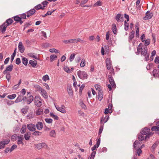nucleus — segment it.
Here are the masks:
<instances>
[{
  "label": "nucleus",
  "mask_w": 159,
  "mask_h": 159,
  "mask_svg": "<svg viewBox=\"0 0 159 159\" xmlns=\"http://www.w3.org/2000/svg\"><path fill=\"white\" fill-rule=\"evenodd\" d=\"M137 55L140 53L145 57V60L146 61L149 60V54L148 53V48L145 45H143L142 43H140L137 47V52H136Z\"/></svg>",
  "instance_id": "1"
},
{
  "label": "nucleus",
  "mask_w": 159,
  "mask_h": 159,
  "mask_svg": "<svg viewBox=\"0 0 159 159\" xmlns=\"http://www.w3.org/2000/svg\"><path fill=\"white\" fill-rule=\"evenodd\" d=\"M150 129L148 127H145L142 129L140 133L142 135L145 136V141L149 138L150 136H152L154 134L152 132H150Z\"/></svg>",
  "instance_id": "2"
},
{
  "label": "nucleus",
  "mask_w": 159,
  "mask_h": 159,
  "mask_svg": "<svg viewBox=\"0 0 159 159\" xmlns=\"http://www.w3.org/2000/svg\"><path fill=\"white\" fill-rule=\"evenodd\" d=\"M78 76L80 79L82 80L87 79L88 75L87 73L84 71L79 70L77 72Z\"/></svg>",
  "instance_id": "3"
},
{
  "label": "nucleus",
  "mask_w": 159,
  "mask_h": 159,
  "mask_svg": "<svg viewBox=\"0 0 159 159\" xmlns=\"http://www.w3.org/2000/svg\"><path fill=\"white\" fill-rule=\"evenodd\" d=\"M42 99L39 96H36L34 98L35 105L37 107H40L42 105Z\"/></svg>",
  "instance_id": "4"
},
{
  "label": "nucleus",
  "mask_w": 159,
  "mask_h": 159,
  "mask_svg": "<svg viewBox=\"0 0 159 159\" xmlns=\"http://www.w3.org/2000/svg\"><path fill=\"white\" fill-rule=\"evenodd\" d=\"M34 146L36 148L39 150L42 148H44L46 149L48 148V145L44 142L39 143L37 144H34Z\"/></svg>",
  "instance_id": "5"
},
{
  "label": "nucleus",
  "mask_w": 159,
  "mask_h": 159,
  "mask_svg": "<svg viewBox=\"0 0 159 159\" xmlns=\"http://www.w3.org/2000/svg\"><path fill=\"white\" fill-rule=\"evenodd\" d=\"M108 79L110 84L112 86V87L115 89L116 87V84L111 75H108Z\"/></svg>",
  "instance_id": "6"
},
{
  "label": "nucleus",
  "mask_w": 159,
  "mask_h": 159,
  "mask_svg": "<svg viewBox=\"0 0 159 159\" xmlns=\"http://www.w3.org/2000/svg\"><path fill=\"white\" fill-rule=\"evenodd\" d=\"M26 126L28 129L30 131L34 132L36 130L35 125L33 124H28Z\"/></svg>",
  "instance_id": "7"
},
{
  "label": "nucleus",
  "mask_w": 159,
  "mask_h": 159,
  "mask_svg": "<svg viewBox=\"0 0 159 159\" xmlns=\"http://www.w3.org/2000/svg\"><path fill=\"white\" fill-rule=\"evenodd\" d=\"M115 19L118 22H122L124 21L123 15L120 13L118 14L115 17Z\"/></svg>",
  "instance_id": "8"
},
{
  "label": "nucleus",
  "mask_w": 159,
  "mask_h": 159,
  "mask_svg": "<svg viewBox=\"0 0 159 159\" xmlns=\"http://www.w3.org/2000/svg\"><path fill=\"white\" fill-rule=\"evenodd\" d=\"M106 63L107 69L108 70L111 69V61L110 58H107L106 60Z\"/></svg>",
  "instance_id": "9"
},
{
  "label": "nucleus",
  "mask_w": 159,
  "mask_h": 159,
  "mask_svg": "<svg viewBox=\"0 0 159 159\" xmlns=\"http://www.w3.org/2000/svg\"><path fill=\"white\" fill-rule=\"evenodd\" d=\"M146 15L143 17V19L145 20H149L153 16V13H150L149 11H148L146 13Z\"/></svg>",
  "instance_id": "10"
},
{
  "label": "nucleus",
  "mask_w": 159,
  "mask_h": 159,
  "mask_svg": "<svg viewBox=\"0 0 159 159\" xmlns=\"http://www.w3.org/2000/svg\"><path fill=\"white\" fill-rule=\"evenodd\" d=\"M36 12V10L34 9H31L26 12L27 17L29 18L30 16L34 15Z\"/></svg>",
  "instance_id": "11"
},
{
  "label": "nucleus",
  "mask_w": 159,
  "mask_h": 159,
  "mask_svg": "<svg viewBox=\"0 0 159 159\" xmlns=\"http://www.w3.org/2000/svg\"><path fill=\"white\" fill-rule=\"evenodd\" d=\"M18 48L20 52L21 53H23L25 51V49L22 43L21 42H20L19 43Z\"/></svg>",
  "instance_id": "12"
},
{
  "label": "nucleus",
  "mask_w": 159,
  "mask_h": 159,
  "mask_svg": "<svg viewBox=\"0 0 159 159\" xmlns=\"http://www.w3.org/2000/svg\"><path fill=\"white\" fill-rule=\"evenodd\" d=\"M13 66L12 64H11L10 65L8 66L7 67L6 70L3 71V74H5V73L9 72L8 71H11L13 69Z\"/></svg>",
  "instance_id": "13"
},
{
  "label": "nucleus",
  "mask_w": 159,
  "mask_h": 159,
  "mask_svg": "<svg viewBox=\"0 0 159 159\" xmlns=\"http://www.w3.org/2000/svg\"><path fill=\"white\" fill-rule=\"evenodd\" d=\"M109 119V116H106L104 117H102L100 119L101 124L103 125L104 123L108 121Z\"/></svg>",
  "instance_id": "14"
},
{
  "label": "nucleus",
  "mask_w": 159,
  "mask_h": 159,
  "mask_svg": "<svg viewBox=\"0 0 159 159\" xmlns=\"http://www.w3.org/2000/svg\"><path fill=\"white\" fill-rule=\"evenodd\" d=\"M37 129L40 130L42 129L43 127V124L41 122H38L35 125Z\"/></svg>",
  "instance_id": "15"
},
{
  "label": "nucleus",
  "mask_w": 159,
  "mask_h": 159,
  "mask_svg": "<svg viewBox=\"0 0 159 159\" xmlns=\"http://www.w3.org/2000/svg\"><path fill=\"white\" fill-rule=\"evenodd\" d=\"M101 139L99 138L98 140L96 143V144L93 147L91 148L92 151H94V150L96 149V148H98L99 147Z\"/></svg>",
  "instance_id": "16"
},
{
  "label": "nucleus",
  "mask_w": 159,
  "mask_h": 159,
  "mask_svg": "<svg viewBox=\"0 0 159 159\" xmlns=\"http://www.w3.org/2000/svg\"><path fill=\"white\" fill-rule=\"evenodd\" d=\"M8 26L6 25L5 22L3 23L2 25L0 26V28L1 30L2 33H4L6 30L7 27Z\"/></svg>",
  "instance_id": "17"
},
{
  "label": "nucleus",
  "mask_w": 159,
  "mask_h": 159,
  "mask_svg": "<svg viewBox=\"0 0 159 159\" xmlns=\"http://www.w3.org/2000/svg\"><path fill=\"white\" fill-rule=\"evenodd\" d=\"M41 94L43 97L47 99L48 98V96L46 90L45 89H42L41 90Z\"/></svg>",
  "instance_id": "18"
},
{
  "label": "nucleus",
  "mask_w": 159,
  "mask_h": 159,
  "mask_svg": "<svg viewBox=\"0 0 159 159\" xmlns=\"http://www.w3.org/2000/svg\"><path fill=\"white\" fill-rule=\"evenodd\" d=\"M152 73L153 74V76L154 77H157L159 76V70L156 69H154L153 70Z\"/></svg>",
  "instance_id": "19"
},
{
  "label": "nucleus",
  "mask_w": 159,
  "mask_h": 159,
  "mask_svg": "<svg viewBox=\"0 0 159 159\" xmlns=\"http://www.w3.org/2000/svg\"><path fill=\"white\" fill-rule=\"evenodd\" d=\"M135 32L134 31H132L129 34V36L128 39V41L129 42H131L134 38Z\"/></svg>",
  "instance_id": "20"
},
{
  "label": "nucleus",
  "mask_w": 159,
  "mask_h": 159,
  "mask_svg": "<svg viewBox=\"0 0 159 159\" xmlns=\"http://www.w3.org/2000/svg\"><path fill=\"white\" fill-rule=\"evenodd\" d=\"M55 107L57 110L62 113H66V111L63 107H59L58 106L55 105Z\"/></svg>",
  "instance_id": "21"
},
{
  "label": "nucleus",
  "mask_w": 159,
  "mask_h": 159,
  "mask_svg": "<svg viewBox=\"0 0 159 159\" xmlns=\"http://www.w3.org/2000/svg\"><path fill=\"white\" fill-rule=\"evenodd\" d=\"M103 97V93L102 91H100L98 92V98L99 101H101Z\"/></svg>",
  "instance_id": "22"
},
{
  "label": "nucleus",
  "mask_w": 159,
  "mask_h": 159,
  "mask_svg": "<svg viewBox=\"0 0 159 159\" xmlns=\"http://www.w3.org/2000/svg\"><path fill=\"white\" fill-rule=\"evenodd\" d=\"M138 139L139 141H142L144 139L145 140V136L143 135H142L140 133L138 135Z\"/></svg>",
  "instance_id": "23"
},
{
  "label": "nucleus",
  "mask_w": 159,
  "mask_h": 159,
  "mask_svg": "<svg viewBox=\"0 0 159 159\" xmlns=\"http://www.w3.org/2000/svg\"><path fill=\"white\" fill-rule=\"evenodd\" d=\"M75 39H70L69 40H66L63 41V42L66 43H75Z\"/></svg>",
  "instance_id": "24"
},
{
  "label": "nucleus",
  "mask_w": 159,
  "mask_h": 159,
  "mask_svg": "<svg viewBox=\"0 0 159 159\" xmlns=\"http://www.w3.org/2000/svg\"><path fill=\"white\" fill-rule=\"evenodd\" d=\"M31 133L30 132L26 133L24 134L25 139L26 140H28L30 139Z\"/></svg>",
  "instance_id": "25"
},
{
  "label": "nucleus",
  "mask_w": 159,
  "mask_h": 159,
  "mask_svg": "<svg viewBox=\"0 0 159 159\" xmlns=\"http://www.w3.org/2000/svg\"><path fill=\"white\" fill-rule=\"evenodd\" d=\"M34 100V97L32 95L30 96L26 100V102L28 104H30Z\"/></svg>",
  "instance_id": "26"
},
{
  "label": "nucleus",
  "mask_w": 159,
  "mask_h": 159,
  "mask_svg": "<svg viewBox=\"0 0 159 159\" xmlns=\"http://www.w3.org/2000/svg\"><path fill=\"white\" fill-rule=\"evenodd\" d=\"M107 151V149L106 147H103L102 148H99L98 151V153L101 154L102 152H105Z\"/></svg>",
  "instance_id": "27"
},
{
  "label": "nucleus",
  "mask_w": 159,
  "mask_h": 159,
  "mask_svg": "<svg viewBox=\"0 0 159 159\" xmlns=\"http://www.w3.org/2000/svg\"><path fill=\"white\" fill-rule=\"evenodd\" d=\"M159 143V142L157 141H156L151 147V150L152 151H154L155 149L156 148Z\"/></svg>",
  "instance_id": "28"
},
{
  "label": "nucleus",
  "mask_w": 159,
  "mask_h": 159,
  "mask_svg": "<svg viewBox=\"0 0 159 159\" xmlns=\"http://www.w3.org/2000/svg\"><path fill=\"white\" fill-rule=\"evenodd\" d=\"M28 109L29 107L28 106H25L24 108L21 109V111L23 114H25L27 113Z\"/></svg>",
  "instance_id": "29"
},
{
  "label": "nucleus",
  "mask_w": 159,
  "mask_h": 159,
  "mask_svg": "<svg viewBox=\"0 0 159 159\" xmlns=\"http://www.w3.org/2000/svg\"><path fill=\"white\" fill-rule=\"evenodd\" d=\"M111 29L113 34H115L116 33V26L115 24H113L112 25Z\"/></svg>",
  "instance_id": "30"
},
{
  "label": "nucleus",
  "mask_w": 159,
  "mask_h": 159,
  "mask_svg": "<svg viewBox=\"0 0 159 159\" xmlns=\"http://www.w3.org/2000/svg\"><path fill=\"white\" fill-rule=\"evenodd\" d=\"M27 126L26 125H23L20 129V132L22 134H24L26 132Z\"/></svg>",
  "instance_id": "31"
},
{
  "label": "nucleus",
  "mask_w": 159,
  "mask_h": 159,
  "mask_svg": "<svg viewBox=\"0 0 159 159\" xmlns=\"http://www.w3.org/2000/svg\"><path fill=\"white\" fill-rule=\"evenodd\" d=\"M17 137L18 136H17V134H15L11 136V140L12 141H15L17 140Z\"/></svg>",
  "instance_id": "32"
},
{
  "label": "nucleus",
  "mask_w": 159,
  "mask_h": 159,
  "mask_svg": "<svg viewBox=\"0 0 159 159\" xmlns=\"http://www.w3.org/2000/svg\"><path fill=\"white\" fill-rule=\"evenodd\" d=\"M13 21V20L11 18H9L7 19L6 20V22H5V23H7V24H6V25L7 26H9L12 23Z\"/></svg>",
  "instance_id": "33"
},
{
  "label": "nucleus",
  "mask_w": 159,
  "mask_h": 159,
  "mask_svg": "<svg viewBox=\"0 0 159 159\" xmlns=\"http://www.w3.org/2000/svg\"><path fill=\"white\" fill-rule=\"evenodd\" d=\"M43 110L41 108H39L36 111V114L37 115L39 116L43 113Z\"/></svg>",
  "instance_id": "34"
},
{
  "label": "nucleus",
  "mask_w": 159,
  "mask_h": 159,
  "mask_svg": "<svg viewBox=\"0 0 159 159\" xmlns=\"http://www.w3.org/2000/svg\"><path fill=\"white\" fill-rule=\"evenodd\" d=\"M29 64H30L32 67H34L37 64V62L36 61H34L32 60H30L29 61Z\"/></svg>",
  "instance_id": "35"
},
{
  "label": "nucleus",
  "mask_w": 159,
  "mask_h": 159,
  "mask_svg": "<svg viewBox=\"0 0 159 159\" xmlns=\"http://www.w3.org/2000/svg\"><path fill=\"white\" fill-rule=\"evenodd\" d=\"M22 96L20 95H19L16 99L15 101V102L16 103H18L22 101Z\"/></svg>",
  "instance_id": "36"
},
{
  "label": "nucleus",
  "mask_w": 159,
  "mask_h": 159,
  "mask_svg": "<svg viewBox=\"0 0 159 159\" xmlns=\"http://www.w3.org/2000/svg\"><path fill=\"white\" fill-rule=\"evenodd\" d=\"M22 62L23 64L25 66H27V65L28 60L26 58L23 57L22 60Z\"/></svg>",
  "instance_id": "37"
},
{
  "label": "nucleus",
  "mask_w": 159,
  "mask_h": 159,
  "mask_svg": "<svg viewBox=\"0 0 159 159\" xmlns=\"http://www.w3.org/2000/svg\"><path fill=\"white\" fill-rule=\"evenodd\" d=\"M139 142L138 141L136 140L135 141L133 144V150H134V149L135 150L136 149V148L138 146H139Z\"/></svg>",
  "instance_id": "38"
},
{
  "label": "nucleus",
  "mask_w": 159,
  "mask_h": 159,
  "mask_svg": "<svg viewBox=\"0 0 159 159\" xmlns=\"http://www.w3.org/2000/svg\"><path fill=\"white\" fill-rule=\"evenodd\" d=\"M34 132L32 134V135L36 136H40L42 134V133L41 132H39V131H34Z\"/></svg>",
  "instance_id": "39"
},
{
  "label": "nucleus",
  "mask_w": 159,
  "mask_h": 159,
  "mask_svg": "<svg viewBox=\"0 0 159 159\" xmlns=\"http://www.w3.org/2000/svg\"><path fill=\"white\" fill-rule=\"evenodd\" d=\"M49 135L51 137H55L56 136V132L54 130H51L49 133Z\"/></svg>",
  "instance_id": "40"
},
{
  "label": "nucleus",
  "mask_w": 159,
  "mask_h": 159,
  "mask_svg": "<svg viewBox=\"0 0 159 159\" xmlns=\"http://www.w3.org/2000/svg\"><path fill=\"white\" fill-rule=\"evenodd\" d=\"M50 116L55 120H58L59 117L56 115L54 114L52 112L50 113Z\"/></svg>",
  "instance_id": "41"
},
{
  "label": "nucleus",
  "mask_w": 159,
  "mask_h": 159,
  "mask_svg": "<svg viewBox=\"0 0 159 159\" xmlns=\"http://www.w3.org/2000/svg\"><path fill=\"white\" fill-rule=\"evenodd\" d=\"M124 29L125 31H127L129 29V23L126 22V20L124 21Z\"/></svg>",
  "instance_id": "42"
},
{
  "label": "nucleus",
  "mask_w": 159,
  "mask_h": 159,
  "mask_svg": "<svg viewBox=\"0 0 159 159\" xmlns=\"http://www.w3.org/2000/svg\"><path fill=\"white\" fill-rule=\"evenodd\" d=\"M5 102H6L7 104L8 105H10L14 103V102L12 101L8 100L7 99H4Z\"/></svg>",
  "instance_id": "43"
},
{
  "label": "nucleus",
  "mask_w": 159,
  "mask_h": 159,
  "mask_svg": "<svg viewBox=\"0 0 159 159\" xmlns=\"http://www.w3.org/2000/svg\"><path fill=\"white\" fill-rule=\"evenodd\" d=\"M57 57L56 55H51L50 57V60L51 62H52Z\"/></svg>",
  "instance_id": "44"
},
{
  "label": "nucleus",
  "mask_w": 159,
  "mask_h": 159,
  "mask_svg": "<svg viewBox=\"0 0 159 159\" xmlns=\"http://www.w3.org/2000/svg\"><path fill=\"white\" fill-rule=\"evenodd\" d=\"M13 18L16 22H19V21L21 19L20 16H19L17 15L14 16Z\"/></svg>",
  "instance_id": "45"
},
{
  "label": "nucleus",
  "mask_w": 159,
  "mask_h": 159,
  "mask_svg": "<svg viewBox=\"0 0 159 159\" xmlns=\"http://www.w3.org/2000/svg\"><path fill=\"white\" fill-rule=\"evenodd\" d=\"M5 74H6V79L9 82L11 78L10 72H7V73H5Z\"/></svg>",
  "instance_id": "46"
},
{
  "label": "nucleus",
  "mask_w": 159,
  "mask_h": 159,
  "mask_svg": "<svg viewBox=\"0 0 159 159\" xmlns=\"http://www.w3.org/2000/svg\"><path fill=\"white\" fill-rule=\"evenodd\" d=\"M145 43L143 45H145L147 47V46L150 43V39H147L145 40L144 41Z\"/></svg>",
  "instance_id": "47"
},
{
  "label": "nucleus",
  "mask_w": 159,
  "mask_h": 159,
  "mask_svg": "<svg viewBox=\"0 0 159 159\" xmlns=\"http://www.w3.org/2000/svg\"><path fill=\"white\" fill-rule=\"evenodd\" d=\"M151 129L152 131H159V127L157 126H153L152 127Z\"/></svg>",
  "instance_id": "48"
},
{
  "label": "nucleus",
  "mask_w": 159,
  "mask_h": 159,
  "mask_svg": "<svg viewBox=\"0 0 159 159\" xmlns=\"http://www.w3.org/2000/svg\"><path fill=\"white\" fill-rule=\"evenodd\" d=\"M16 95L15 94H13L11 95H9L7 96L8 98L10 99H13L16 98Z\"/></svg>",
  "instance_id": "49"
},
{
  "label": "nucleus",
  "mask_w": 159,
  "mask_h": 159,
  "mask_svg": "<svg viewBox=\"0 0 159 159\" xmlns=\"http://www.w3.org/2000/svg\"><path fill=\"white\" fill-rule=\"evenodd\" d=\"M27 14L26 12L24 13L21 14L20 16L21 19L22 20L25 19H26Z\"/></svg>",
  "instance_id": "50"
},
{
  "label": "nucleus",
  "mask_w": 159,
  "mask_h": 159,
  "mask_svg": "<svg viewBox=\"0 0 159 159\" xmlns=\"http://www.w3.org/2000/svg\"><path fill=\"white\" fill-rule=\"evenodd\" d=\"M85 85L84 84H82L81 85V86L80 87V89H79V93L81 95L82 94V90L84 89V87H85Z\"/></svg>",
  "instance_id": "51"
},
{
  "label": "nucleus",
  "mask_w": 159,
  "mask_h": 159,
  "mask_svg": "<svg viewBox=\"0 0 159 159\" xmlns=\"http://www.w3.org/2000/svg\"><path fill=\"white\" fill-rule=\"evenodd\" d=\"M102 5V3L100 1H98L94 5V6H101Z\"/></svg>",
  "instance_id": "52"
},
{
  "label": "nucleus",
  "mask_w": 159,
  "mask_h": 159,
  "mask_svg": "<svg viewBox=\"0 0 159 159\" xmlns=\"http://www.w3.org/2000/svg\"><path fill=\"white\" fill-rule=\"evenodd\" d=\"M80 104L81 107L83 109H87V107L85 105L83 101H81L80 102Z\"/></svg>",
  "instance_id": "53"
},
{
  "label": "nucleus",
  "mask_w": 159,
  "mask_h": 159,
  "mask_svg": "<svg viewBox=\"0 0 159 159\" xmlns=\"http://www.w3.org/2000/svg\"><path fill=\"white\" fill-rule=\"evenodd\" d=\"M96 153V151H93V152L91 153L90 155V158L89 159H94V158L95 156Z\"/></svg>",
  "instance_id": "54"
},
{
  "label": "nucleus",
  "mask_w": 159,
  "mask_h": 159,
  "mask_svg": "<svg viewBox=\"0 0 159 159\" xmlns=\"http://www.w3.org/2000/svg\"><path fill=\"white\" fill-rule=\"evenodd\" d=\"M17 148V146L16 144L13 145L11 148L10 149L9 151L10 152H11L13 150H14L16 148Z\"/></svg>",
  "instance_id": "55"
},
{
  "label": "nucleus",
  "mask_w": 159,
  "mask_h": 159,
  "mask_svg": "<svg viewBox=\"0 0 159 159\" xmlns=\"http://www.w3.org/2000/svg\"><path fill=\"white\" fill-rule=\"evenodd\" d=\"M135 152L139 156L142 152V150L141 148H139L137 149Z\"/></svg>",
  "instance_id": "56"
},
{
  "label": "nucleus",
  "mask_w": 159,
  "mask_h": 159,
  "mask_svg": "<svg viewBox=\"0 0 159 159\" xmlns=\"http://www.w3.org/2000/svg\"><path fill=\"white\" fill-rule=\"evenodd\" d=\"M45 121L48 124L51 123L52 122V120L51 118H45Z\"/></svg>",
  "instance_id": "57"
},
{
  "label": "nucleus",
  "mask_w": 159,
  "mask_h": 159,
  "mask_svg": "<svg viewBox=\"0 0 159 159\" xmlns=\"http://www.w3.org/2000/svg\"><path fill=\"white\" fill-rule=\"evenodd\" d=\"M67 92L69 95H71L72 94L73 91L70 87L68 88Z\"/></svg>",
  "instance_id": "58"
},
{
  "label": "nucleus",
  "mask_w": 159,
  "mask_h": 159,
  "mask_svg": "<svg viewBox=\"0 0 159 159\" xmlns=\"http://www.w3.org/2000/svg\"><path fill=\"white\" fill-rule=\"evenodd\" d=\"M49 51L50 52L53 53L55 52V53H59V52L55 48H52L49 50Z\"/></svg>",
  "instance_id": "59"
},
{
  "label": "nucleus",
  "mask_w": 159,
  "mask_h": 159,
  "mask_svg": "<svg viewBox=\"0 0 159 159\" xmlns=\"http://www.w3.org/2000/svg\"><path fill=\"white\" fill-rule=\"evenodd\" d=\"M85 61L84 59H82L81 60V61L80 64V66L81 67H83L84 66L85 64Z\"/></svg>",
  "instance_id": "60"
},
{
  "label": "nucleus",
  "mask_w": 159,
  "mask_h": 159,
  "mask_svg": "<svg viewBox=\"0 0 159 159\" xmlns=\"http://www.w3.org/2000/svg\"><path fill=\"white\" fill-rule=\"evenodd\" d=\"M78 42H80L81 43H84L85 42V41L82 40L80 38H78L77 39H75V43H77Z\"/></svg>",
  "instance_id": "61"
},
{
  "label": "nucleus",
  "mask_w": 159,
  "mask_h": 159,
  "mask_svg": "<svg viewBox=\"0 0 159 159\" xmlns=\"http://www.w3.org/2000/svg\"><path fill=\"white\" fill-rule=\"evenodd\" d=\"M41 8H42V6L41 5V4H39L34 7V9L38 10L41 9Z\"/></svg>",
  "instance_id": "62"
},
{
  "label": "nucleus",
  "mask_w": 159,
  "mask_h": 159,
  "mask_svg": "<svg viewBox=\"0 0 159 159\" xmlns=\"http://www.w3.org/2000/svg\"><path fill=\"white\" fill-rule=\"evenodd\" d=\"M75 54L74 53L72 54L70 56L69 60L70 62L72 61L75 58Z\"/></svg>",
  "instance_id": "63"
},
{
  "label": "nucleus",
  "mask_w": 159,
  "mask_h": 159,
  "mask_svg": "<svg viewBox=\"0 0 159 159\" xmlns=\"http://www.w3.org/2000/svg\"><path fill=\"white\" fill-rule=\"evenodd\" d=\"M95 87L97 90L98 91V92H99L100 91H102L101 89L100 88V86L98 84H95Z\"/></svg>",
  "instance_id": "64"
}]
</instances>
